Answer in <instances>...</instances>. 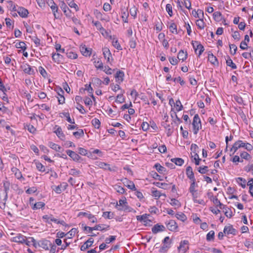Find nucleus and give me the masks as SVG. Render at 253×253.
Instances as JSON below:
<instances>
[{
  "label": "nucleus",
  "instance_id": "nucleus-1",
  "mask_svg": "<svg viewBox=\"0 0 253 253\" xmlns=\"http://www.w3.org/2000/svg\"><path fill=\"white\" fill-rule=\"evenodd\" d=\"M243 147L248 151H251L253 149V147L251 144L248 143H245L243 142L242 140H239L236 141L233 145V148L234 149V151L233 152L232 154H234L238 150V149Z\"/></svg>",
  "mask_w": 253,
  "mask_h": 253
},
{
  "label": "nucleus",
  "instance_id": "nucleus-2",
  "mask_svg": "<svg viewBox=\"0 0 253 253\" xmlns=\"http://www.w3.org/2000/svg\"><path fill=\"white\" fill-rule=\"evenodd\" d=\"M192 125L193 133L194 134H197L199 130L202 128L201 121L198 114L194 115Z\"/></svg>",
  "mask_w": 253,
  "mask_h": 253
},
{
  "label": "nucleus",
  "instance_id": "nucleus-3",
  "mask_svg": "<svg viewBox=\"0 0 253 253\" xmlns=\"http://www.w3.org/2000/svg\"><path fill=\"white\" fill-rule=\"evenodd\" d=\"M150 216V214L145 213L141 215L136 216V219L137 220L142 222L145 226H151L150 222H151L152 221L148 219Z\"/></svg>",
  "mask_w": 253,
  "mask_h": 253
},
{
  "label": "nucleus",
  "instance_id": "nucleus-4",
  "mask_svg": "<svg viewBox=\"0 0 253 253\" xmlns=\"http://www.w3.org/2000/svg\"><path fill=\"white\" fill-rule=\"evenodd\" d=\"M167 228L170 231H176L178 228L177 223L174 220H169L165 222Z\"/></svg>",
  "mask_w": 253,
  "mask_h": 253
},
{
  "label": "nucleus",
  "instance_id": "nucleus-5",
  "mask_svg": "<svg viewBox=\"0 0 253 253\" xmlns=\"http://www.w3.org/2000/svg\"><path fill=\"white\" fill-rule=\"evenodd\" d=\"M85 216L90 220V222L91 223H96L97 222V218L96 217L93 215V214H91L89 211L88 212H84V211H81L78 213V216Z\"/></svg>",
  "mask_w": 253,
  "mask_h": 253
},
{
  "label": "nucleus",
  "instance_id": "nucleus-6",
  "mask_svg": "<svg viewBox=\"0 0 253 253\" xmlns=\"http://www.w3.org/2000/svg\"><path fill=\"white\" fill-rule=\"evenodd\" d=\"M192 44L195 52L198 49H199L198 56H200L205 50L204 46L198 41H192Z\"/></svg>",
  "mask_w": 253,
  "mask_h": 253
},
{
  "label": "nucleus",
  "instance_id": "nucleus-7",
  "mask_svg": "<svg viewBox=\"0 0 253 253\" xmlns=\"http://www.w3.org/2000/svg\"><path fill=\"white\" fill-rule=\"evenodd\" d=\"M163 246L161 247L159 250L160 253H166L167 252L168 250L170 248L172 241L169 242L163 239L162 241Z\"/></svg>",
  "mask_w": 253,
  "mask_h": 253
},
{
  "label": "nucleus",
  "instance_id": "nucleus-8",
  "mask_svg": "<svg viewBox=\"0 0 253 253\" xmlns=\"http://www.w3.org/2000/svg\"><path fill=\"white\" fill-rule=\"evenodd\" d=\"M55 90L56 91L58 96V101L59 104H63L65 103V97L64 96V91L61 87H57Z\"/></svg>",
  "mask_w": 253,
  "mask_h": 253
},
{
  "label": "nucleus",
  "instance_id": "nucleus-9",
  "mask_svg": "<svg viewBox=\"0 0 253 253\" xmlns=\"http://www.w3.org/2000/svg\"><path fill=\"white\" fill-rule=\"evenodd\" d=\"M67 154L71 157L72 160L75 162L79 161L80 160L82 159L81 157H80L79 154L76 153L75 152L71 150H67L66 151Z\"/></svg>",
  "mask_w": 253,
  "mask_h": 253
},
{
  "label": "nucleus",
  "instance_id": "nucleus-10",
  "mask_svg": "<svg viewBox=\"0 0 253 253\" xmlns=\"http://www.w3.org/2000/svg\"><path fill=\"white\" fill-rule=\"evenodd\" d=\"M237 230L234 228L232 225L225 226L223 229V233L227 235L232 234L233 235H236L237 234Z\"/></svg>",
  "mask_w": 253,
  "mask_h": 253
},
{
  "label": "nucleus",
  "instance_id": "nucleus-11",
  "mask_svg": "<svg viewBox=\"0 0 253 253\" xmlns=\"http://www.w3.org/2000/svg\"><path fill=\"white\" fill-rule=\"evenodd\" d=\"M166 230L165 226L157 223L152 228V232L153 234H156L160 232H163Z\"/></svg>",
  "mask_w": 253,
  "mask_h": 253
},
{
  "label": "nucleus",
  "instance_id": "nucleus-12",
  "mask_svg": "<svg viewBox=\"0 0 253 253\" xmlns=\"http://www.w3.org/2000/svg\"><path fill=\"white\" fill-rule=\"evenodd\" d=\"M40 247L44 249L45 250H49V247L51 245V243L50 241L45 239H42L40 240Z\"/></svg>",
  "mask_w": 253,
  "mask_h": 253
},
{
  "label": "nucleus",
  "instance_id": "nucleus-13",
  "mask_svg": "<svg viewBox=\"0 0 253 253\" xmlns=\"http://www.w3.org/2000/svg\"><path fill=\"white\" fill-rule=\"evenodd\" d=\"M93 242H94V240L93 238H89L81 247V248H80L81 250L82 251H85L86 249H88L89 247L92 246Z\"/></svg>",
  "mask_w": 253,
  "mask_h": 253
},
{
  "label": "nucleus",
  "instance_id": "nucleus-14",
  "mask_svg": "<svg viewBox=\"0 0 253 253\" xmlns=\"http://www.w3.org/2000/svg\"><path fill=\"white\" fill-rule=\"evenodd\" d=\"M68 185L66 182H63L60 185L55 186V188L53 189L54 191L57 194H60L63 191H64L67 188Z\"/></svg>",
  "mask_w": 253,
  "mask_h": 253
},
{
  "label": "nucleus",
  "instance_id": "nucleus-15",
  "mask_svg": "<svg viewBox=\"0 0 253 253\" xmlns=\"http://www.w3.org/2000/svg\"><path fill=\"white\" fill-rule=\"evenodd\" d=\"M17 12L19 16L22 18H26L28 17L29 14V11L28 9L22 6H19L18 7Z\"/></svg>",
  "mask_w": 253,
  "mask_h": 253
},
{
  "label": "nucleus",
  "instance_id": "nucleus-16",
  "mask_svg": "<svg viewBox=\"0 0 253 253\" xmlns=\"http://www.w3.org/2000/svg\"><path fill=\"white\" fill-rule=\"evenodd\" d=\"M171 125L168 124L166 122H162L161 123V126H164L167 130V135L168 137L170 136L173 132Z\"/></svg>",
  "mask_w": 253,
  "mask_h": 253
},
{
  "label": "nucleus",
  "instance_id": "nucleus-17",
  "mask_svg": "<svg viewBox=\"0 0 253 253\" xmlns=\"http://www.w3.org/2000/svg\"><path fill=\"white\" fill-rule=\"evenodd\" d=\"M189 244V242L187 240H183L181 241L180 243L179 246L178 247V250L180 251L181 250L183 251L184 253H185L186 251L189 250V247L188 245Z\"/></svg>",
  "mask_w": 253,
  "mask_h": 253
},
{
  "label": "nucleus",
  "instance_id": "nucleus-18",
  "mask_svg": "<svg viewBox=\"0 0 253 253\" xmlns=\"http://www.w3.org/2000/svg\"><path fill=\"white\" fill-rule=\"evenodd\" d=\"M25 73L28 75H33L34 74V70L29 65L25 64L21 66Z\"/></svg>",
  "mask_w": 253,
  "mask_h": 253
},
{
  "label": "nucleus",
  "instance_id": "nucleus-19",
  "mask_svg": "<svg viewBox=\"0 0 253 253\" xmlns=\"http://www.w3.org/2000/svg\"><path fill=\"white\" fill-rule=\"evenodd\" d=\"M186 174L187 177L191 180H195L194 173L191 166H188L186 169Z\"/></svg>",
  "mask_w": 253,
  "mask_h": 253
},
{
  "label": "nucleus",
  "instance_id": "nucleus-20",
  "mask_svg": "<svg viewBox=\"0 0 253 253\" xmlns=\"http://www.w3.org/2000/svg\"><path fill=\"white\" fill-rule=\"evenodd\" d=\"M26 237L21 234H18L16 236L13 238L12 241L15 243L24 244L26 242Z\"/></svg>",
  "mask_w": 253,
  "mask_h": 253
},
{
  "label": "nucleus",
  "instance_id": "nucleus-21",
  "mask_svg": "<svg viewBox=\"0 0 253 253\" xmlns=\"http://www.w3.org/2000/svg\"><path fill=\"white\" fill-rule=\"evenodd\" d=\"M116 208L120 211H124L126 212H132L133 209L128 205V204H126L122 207H118V203H117L115 206Z\"/></svg>",
  "mask_w": 253,
  "mask_h": 253
},
{
  "label": "nucleus",
  "instance_id": "nucleus-22",
  "mask_svg": "<svg viewBox=\"0 0 253 253\" xmlns=\"http://www.w3.org/2000/svg\"><path fill=\"white\" fill-rule=\"evenodd\" d=\"M61 9L64 12L65 15L67 17H70L71 14V11L69 8V7L66 5L64 1L62 2L61 5L60 6Z\"/></svg>",
  "mask_w": 253,
  "mask_h": 253
},
{
  "label": "nucleus",
  "instance_id": "nucleus-23",
  "mask_svg": "<svg viewBox=\"0 0 253 253\" xmlns=\"http://www.w3.org/2000/svg\"><path fill=\"white\" fill-rule=\"evenodd\" d=\"M10 185V183L8 181H3V188L4 191V198L3 200L6 201L8 198V192L9 190V187Z\"/></svg>",
  "mask_w": 253,
  "mask_h": 253
},
{
  "label": "nucleus",
  "instance_id": "nucleus-24",
  "mask_svg": "<svg viewBox=\"0 0 253 253\" xmlns=\"http://www.w3.org/2000/svg\"><path fill=\"white\" fill-rule=\"evenodd\" d=\"M56 127L58 126L57 129L54 131L57 135V136L61 140H64L65 139V135L64 134L62 130V128L60 126H55Z\"/></svg>",
  "mask_w": 253,
  "mask_h": 253
},
{
  "label": "nucleus",
  "instance_id": "nucleus-25",
  "mask_svg": "<svg viewBox=\"0 0 253 253\" xmlns=\"http://www.w3.org/2000/svg\"><path fill=\"white\" fill-rule=\"evenodd\" d=\"M208 60L213 65H218L217 58L211 52H209L208 53Z\"/></svg>",
  "mask_w": 253,
  "mask_h": 253
},
{
  "label": "nucleus",
  "instance_id": "nucleus-26",
  "mask_svg": "<svg viewBox=\"0 0 253 253\" xmlns=\"http://www.w3.org/2000/svg\"><path fill=\"white\" fill-rule=\"evenodd\" d=\"M102 50H103V54L104 55L105 58H106V59L107 58V61L108 62H109L110 60V58L112 57V54H111V53L109 49L107 47H105L103 48Z\"/></svg>",
  "mask_w": 253,
  "mask_h": 253
},
{
  "label": "nucleus",
  "instance_id": "nucleus-27",
  "mask_svg": "<svg viewBox=\"0 0 253 253\" xmlns=\"http://www.w3.org/2000/svg\"><path fill=\"white\" fill-rule=\"evenodd\" d=\"M80 51L82 54L85 56H90L91 54V50H89L85 45L80 47Z\"/></svg>",
  "mask_w": 253,
  "mask_h": 253
},
{
  "label": "nucleus",
  "instance_id": "nucleus-28",
  "mask_svg": "<svg viewBox=\"0 0 253 253\" xmlns=\"http://www.w3.org/2000/svg\"><path fill=\"white\" fill-rule=\"evenodd\" d=\"M188 54L186 51L184 52L183 50H180L177 55L178 59L182 60L183 61L185 60L187 58Z\"/></svg>",
  "mask_w": 253,
  "mask_h": 253
},
{
  "label": "nucleus",
  "instance_id": "nucleus-29",
  "mask_svg": "<svg viewBox=\"0 0 253 253\" xmlns=\"http://www.w3.org/2000/svg\"><path fill=\"white\" fill-rule=\"evenodd\" d=\"M154 168L161 174L164 173L167 171V169L162 166L159 163H156L154 166Z\"/></svg>",
  "mask_w": 253,
  "mask_h": 253
},
{
  "label": "nucleus",
  "instance_id": "nucleus-30",
  "mask_svg": "<svg viewBox=\"0 0 253 253\" xmlns=\"http://www.w3.org/2000/svg\"><path fill=\"white\" fill-rule=\"evenodd\" d=\"M213 19L217 22H219L221 21L222 19H223L224 21H225V19L222 17V14L219 11H216L213 14Z\"/></svg>",
  "mask_w": 253,
  "mask_h": 253
},
{
  "label": "nucleus",
  "instance_id": "nucleus-31",
  "mask_svg": "<svg viewBox=\"0 0 253 253\" xmlns=\"http://www.w3.org/2000/svg\"><path fill=\"white\" fill-rule=\"evenodd\" d=\"M97 166L100 168L104 169L105 170H108L110 171L112 170V169L110 167V165L107 163L99 162Z\"/></svg>",
  "mask_w": 253,
  "mask_h": 253
},
{
  "label": "nucleus",
  "instance_id": "nucleus-32",
  "mask_svg": "<svg viewBox=\"0 0 253 253\" xmlns=\"http://www.w3.org/2000/svg\"><path fill=\"white\" fill-rule=\"evenodd\" d=\"M170 161L178 166H181L184 162V160L180 158H172Z\"/></svg>",
  "mask_w": 253,
  "mask_h": 253
},
{
  "label": "nucleus",
  "instance_id": "nucleus-33",
  "mask_svg": "<svg viewBox=\"0 0 253 253\" xmlns=\"http://www.w3.org/2000/svg\"><path fill=\"white\" fill-rule=\"evenodd\" d=\"M50 7L52 11L54 18L56 19L59 18V14L58 13V8L57 4L55 3L53 5H51Z\"/></svg>",
  "mask_w": 253,
  "mask_h": 253
},
{
  "label": "nucleus",
  "instance_id": "nucleus-34",
  "mask_svg": "<svg viewBox=\"0 0 253 253\" xmlns=\"http://www.w3.org/2000/svg\"><path fill=\"white\" fill-rule=\"evenodd\" d=\"M171 117L172 118H173L174 117H175L174 120H173L172 122H171V125H172L173 124L178 125V123H181L182 122V120L178 117L176 112L173 111V113H171Z\"/></svg>",
  "mask_w": 253,
  "mask_h": 253
},
{
  "label": "nucleus",
  "instance_id": "nucleus-35",
  "mask_svg": "<svg viewBox=\"0 0 253 253\" xmlns=\"http://www.w3.org/2000/svg\"><path fill=\"white\" fill-rule=\"evenodd\" d=\"M153 184L158 187L162 188L164 189H168L169 188V184L166 183H161L159 182H154Z\"/></svg>",
  "mask_w": 253,
  "mask_h": 253
},
{
  "label": "nucleus",
  "instance_id": "nucleus-36",
  "mask_svg": "<svg viewBox=\"0 0 253 253\" xmlns=\"http://www.w3.org/2000/svg\"><path fill=\"white\" fill-rule=\"evenodd\" d=\"M12 171L13 172H15V177L18 179H23V180H24L25 178L23 177L22 176V174L21 172V171H20L18 169H17V168H12Z\"/></svg>",
  "mask_w": 253,
  "mask_h": 253
},
{
  "label": "nucleus",
  "instance_id": "nucleus-37",
  "mask_svg": "<svg viewBox=\"0 0 253 253\" xmlns=\"http://www.w3.org/2000/svg\"><path fill=\"white\" fill-rule=\"evenodd\" d=\"M92 23L96 27L98 30H99L102 34L103 35V32H105V33H107V32L105 30V29L102 27L100 22L97 21L95 22L92 21Z\"/></svg>",
  "mask_w": 253,
  "mask_h": 253
},
{
  "label": "nucleus",
  "instance_id": "nucleus-38",
  "mask_svg": "<svg viewBox=\"0 0 253 253\" xmlns=\"http://www.w3.org/2000/svg\"><path fill=\"white\" fill-rule=\"evenodd\" d=\"M95 227H97V228H95V230L106 231L109 229L110 226L106 224H98L96 225Z\"/></svg>",
  "mask_w": 253,
  "mask_h": 253
},
{
  "label": "nucleus",
  "instance_id": "nucleus-39",
  "mask_svg": "<svg viewBox=\"0 0 253 253\" xmlns=\"http://www.w3.org/2000/svg\"><path fill=\"white\" fill-rule=\"evenodd\" d=\"M10 89L9 86L4 85L2 80H0V90L2 91L4 95H6V92Z\"/></svg>",
  "mask_w": 253,
  "mask_h": 253
},
{
  "label": "nucleus",
  "instance_id": "nucleus-40",
  "mask_svg": "<svg viewBox=\"0 0 253 253\" xmlns=\"http://www.w3.org/2000/svg\"><path fill=\"white\" fill-rule=\"evenodd\" d=\"M236 181L243 188H245L246 187L247 181L245 178L239 177L236 178Z\"/></svg>",
  "mask_w": 253,
  "mask_h": 253
},
{
  "label": "nucleus",
  "instance_id": "nucleus-41",
  "mask_svg": "<svg viewBox=\"0 0 253 253\" xmlns=\"http://www.w3.org/2000/svg\"><path fill=\"white\" fill-rule=\"evenodd\" d=\"M226 62L227 65L231 67L232 69H235L237 68V66L233 62L232 60L230 58L229 56H227V59H226Z\"/></svg>",
  "mask_w": 253,
  "mask_h": 253
},
{
  "label": "nucleus",
  "instance_id": "nucleus-42",
  "mask_svg": "<svg viewBox=\"0 0 253 253\" xmlns=\"http://www.w3.org/2000/svg\"><path fill=\"white\" fill-rule=\"evenodd\" d=\"M73 135L77 139L84 136V132L83 129H79L78 131L73 132Z\"/></svg>",
  "mask_w": 253,
  "mask_h": 253
},
{
  "label": "nucleus",
  "instance_id": "nucleus-43",
  "mask_svg": "<svg viewBox=\"0 0 253 253\" xmlns=\"http://www.w3.org/2000/svg\"><path fill=\"white\" fill-rule=\"evenodd\" d=\"M45 206V204L42 202H39L36 203L32 206V208L33 210H36L43 208Z\"/></svg>",
  "mask_w": 253,
  "mask_h": 253
},
{
  "label": "nucleus",
  "instance_id": "nucleus-44",
  "mask_svg": "<svg viewBox=\"0 0 253 253\" xmlns=\"http://www.w3.org/2000/svg\"><path fill=\"white\" fill-rule=\"evenodd\" d=\"M175 217L179 220L184 222L187 220V217L183 212H178L175 214Z\"/></svg>",
  "mask_w": 253,
  "mask_h": 253
},
{
  "label": "nucleus",
  "instance_id": "nucleus-45",
  "mask_svg": "<svg viewBox=\"0 0 253 253\" xmlns=\"http://www.w3.org/2000/svg\"><path fill=\"white\" fill-rule=\"evenodd\" d=\"M78 231V229L76 228H72L68 233H66L67 236V239H72Z\"/></svg>",
  "mask_w": 253,
  "mask_h": 253
},
{
  "label": "nucleus",
  "instance_id": "nucleus-46",
  "mask_svg": "<svg viewBox=\"0 0 253 253\" xmlns=\"http://www.w3.org/2000/svg\"><path fill=\"white\" fill-rule=\"evenodd\" d=\"M113 187L118 193L123 194L126 192L125 189L118 184H115Z\"/></svg>",
  "mask_w": 253,
  "mask_h": 253
},
{
  "label": "nucleus",
  "instance_id": "nucleus-47",
  "mask_svg": "<svg viewBox=\"0 0 253 253\" xmlns=\"http://www.w3.org/2000/svg\"><path fill=\"white\" fill-rule=\"evenodd\" d=\"M191 183L190 184L189 191L190 193H193V192H196L197 191L195 189L196 187L198 186V185L196 183L195 180H191Z\"/></svg>",
  "mask_w": 253,
  "mask_h": 253
},
{
  "label": "nucleus",
  "instance_id": "nucleus-48",
  "mask_svg": "<svg viewBox=\"0 0 253 253\" xmlns=\"http://www.w3.org/2000/svg\"><path fill=\"white\" fill-rule=\"evenodd\" d=\"M15 47L17 48H21L23 51H25V50L27 49L26 45L23 42H20L18 43H16L15 44Z\"/></svg>",
  "mask_w": 253,
  "mask_h": 253
},
{
  "label": "nucleus",
  "instance_id": "nucleus-49",
  "mask_svg": "<svg viewBox=\"0 0 253 253\" xmlns=\"http://www.w3.org/2000/svg\"><path fill=\"white\" fill-rule=\"evenodd\" d=\"M169 204L172 206L176 207L177 208H178L181 206L180 202L175 198H171V202L169 203Z\"/></svg>",
  "mask_w": 253,
  "mask_h": 253
},
{
  "label": "nucleus",
  "instance_id": "nucleus-50",
  "mask_svg": "<svg viewBox=\"0 0 253 253\" xmlns=\"http://www.w3.org/2000/svg\"><path fill=\"white\" fill-rule=\"evenodd\" d=\"M114 214L113 212L111 211H105L103 212L102 216L105 218L112 219L114 218Z\"/></svg>",
  "mask_w": 253,
  "mask_h": 253
},
{
  "label": "nucleus",
  "instance_id": "nucleus-51",
  "mask_svg": "<svg viewBox=\"0 0 253 253\" xmlns=\"http://www.w3.org/2000/svg\"><path fill=\"white\" fill-rule=\"evenodd\" d=\"M91 124L95 128H99L100 127L101 122L99 119L94 118L91 121Z\"/></svg>",
  "mask_w": 253,
  "mask_h": 253
},
{
  "label": "nucleus",
  "instance_id": "nucleus-52",
  "mask_svg": "<svg viewBox=\"0 0 253 253\" xmlns=\"http://www.w3.org/2000/svg\"><path fill=\"white\" fill-rule=\"evenodd\" d=\"M196 24L199 29L201 30L204 29L205 24L202 18L197 20Z\"/></svg>",
  "mask_w": 253,
  "mask_h": 253
},
{
  "label": "nucleus",
  "instance_id": "nucleus-53",
  "mask_svg": "<svg viewBox=\"0 0 253 253\" xmlns=\"http://www.w3.org/2000/svg\"><path fill=\"white\" fill-rule=\"evenodd\" d=\"M169 31L173 34H177L178 32L177 30V26L174 23H172L169 27Z\"/></svg>",
  "mask_w": 253,
  "mask_h": 253
},
{
  "label": "nucleus",
  "instance_id": "nucleus-54",
  "mask_svg": "<svg viewBox=\"0 0 253 253\" xmlns=\"http://www.w3.org/2000/svg\"><path fill=\"white\" fill-rule=\"evenodd\" d=\"M49 146L51 149L57 152H59L60 150L61 149V147L60 146L52 142H50L49 143Z\"/></svg>",
  "mask_w": 253,
  "mask_h": 253
},
{
  "label": "nucleus",
  "instance_id": "nucleus-55",
  "mask_svg": "<svg viewBox=\"0 0 253 253\" xmlns=\"http://www.w3.org/2000/svg\"><path fill=\"white\" fill-rule=\"evenodd\" d=\"M152 189V196L154 197L156 199H158L159 198H160V197L161 196V193L154 188H153Z\"/></svg>",
  "mask_w": 253,
  "mask_h": 253
},
{
  "label": "nucleus",
  "instance_id": "nucleus-56",
  "mask_svg": "<svg viewBox=\"0 0 253 253\" xmlns=\"http://www.w3.org/2000/svg\"><path fill=\"white\" fill-rule=\"evenodd\" d=\"M124 77V73L121 70H116V72L114 75V78L116 79H123V77Z\"/></svg>",
  "mask_w": 253,
  "mask_h": 253
},
{
  "label": "nucleus",
  "instance_id": "nucleus-57",
  "mask_svg": "<svg viewBox=\"0 0 253 253\" xmlns=\"http://www.w3.org/2000/svg\"><path fill=\"white\" fill-rule=\"evenodd\" d=\"M150 175L155 179H158L160 181L163 180V179L162 178L161 176L159 175L156 171H152L150 173Z\"/></svg>",
  "mask_w": 253,
  "mask_h": 253
},
{
  "label": "nucleus",
  "instance_id": "nucleus-58",
  "mask_svg": "<svg viewBox=\"0 0 253 253\" xmlns=\"http://www.w3.org/2000/svg\"><path fill=\"white\" fill-rule=\"evenodd\" d=\"M174 105L176 108V110L177 112L181 111L183 108V107L179 99L176 101L175 103H174Z\"/></svg>",
  "mask_w": 253,
  "mask_h": 253
},
{
  "label": "nucleus",
  "instance_id": "nucleus-59",
  "mask_svg": "<svg viewBox=\"0 0 253 253\" xmlns=\"http://www.w3.org/2000/svg\"><path fill=\"white\" fill-rule=\"evenodd\" d=\"M214 239V232L213 230L210 231L207 235L206 239L208 241L213 240Z\"/></svg>",
  "mask_w": 253,
  "mask_h": 253
},
{
  "label": "nucleus",
  "instance_id": "nucleus-60",
  "mask_svg": "<svg viewBox=\"0 0 253 253\" xmlns=\"http://www.w3.org/2000/svg\"><path fill=\"white\" fill-rule=\"evenodd\" d=\"M66 54L67 57L70 59H76L78 57L77 54L71 51H67Z\"/></svg>",
  "mask_w": 253,
  "mask_h": 253
},
{
  "label": "nucleus",
  "instance_id": "nucleus-61",
  "mask_svg": "<svg viewBox=\"0 0 253 253\" xmlns=\"http://www.w3.org/2000/svg\"><path fill=\"white\" fill-rule=\"evenodd\" d=\"M240 157L246 160H250L252 158L251 156L248 153L245 151L240 154Z\"/></svg>",
  "mask_w": 253,
  "mask_h": 253
},
{
  "label": "nucleus",
  "instance_id": "nucleus-62",
  "mask_svg": "<svg viewBox=\"0 0 253 253\" xmlns=\"http://www.w3.org/2000/svg\"><path fill=\"white\" fill-rule=\"evenodd\" d=\"M125 98H124L123 93L118 94L117 96V99H116V102H118L119 103H123L125 102Z\"/></svg>",
  "mask_w": 253,
  "mask_h": 253
},
{
  "label": "nucleus",
  "instance_id": "nucleus-63",
  "mask_svg": "<svg viewBox=\"0 0 253 253\" xmlns=\"http://www.w3.org/2000/svg\"><path fill=\"white\" fill-rule=\"evenodd\" d=\"M233 98L234 100L239 104H244V100L242 97L240 96H238L237 95H234Z\"/></svg>",
  "mask_w": 253,
  "mask_h": 253
},
{
  "label": "nucleus",
  "instance_id": "nucleus-64",
  "mask_svg": "<svg viewBox=\"0 0 253 253\" xmlns=\"http://www.w3.org/2000/svg\"><path fill=\"white\" fill-rule=\"evenodd\" d=\"M244 169L247 172H251L252 174L253 175V164L252 165H248L245 166Z\"/></svg>",
  "mask_w": 253,
  "mask_h": 253
}]
</instances>
